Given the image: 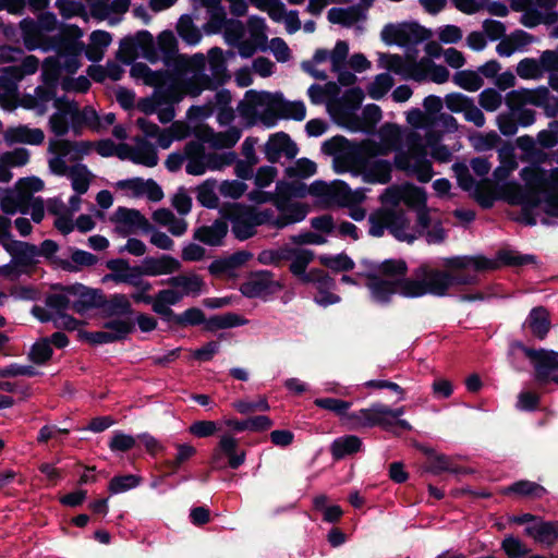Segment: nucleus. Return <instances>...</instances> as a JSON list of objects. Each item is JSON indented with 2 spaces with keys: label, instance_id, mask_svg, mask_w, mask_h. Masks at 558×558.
I'll use <instances>...</instances> for the list:
<instances>
[{
  "label": "nucleus",
  "instance_id": "obj_1",
  "mask_svg": "<svg viewBox=\"0 0 558 558\" xmlns=\"http://www.w3.org/2000/svg\"><path fill=\"white\" fill-rule=\"evenodd\" d=\"M530 259V256H521L511 251L500 252L498 260L483 256H456L441 260L444 271L422 265L411 278H404L408 268L401 259H387L383 263L365 260L361 264L356 278L363 281L372 300L383 304L397 293L405 298L444 295L452 286L474 283L478 272L496 269L499 263L522 265Z\"/></svg>",
  "mask_w": 558,
  "mask_h": 558
},
{
  "label": "nucleus",
  "instance_id": "obj_2",
  "mask_svg": "<svg viewBox=\"0 0 558 558\" xmlns=\"http://www.w3.org/2000/svg\"><path fill=\"white\" fill-rule=\"evenodd\" d=\"M21 31L27 49H57V56L47 58L43 64V80L46 86H39L34 95H26L20 100L23 108L34 110L38 116L46 113L48 104L54 98L52 87L63 74H73L80 68V54L84 44L80 41L83 32L74 25H66L60 32V40H52L36 22L23 20Z\"/></svg>",
  "mask_w": 558,
  "mask_h": 558
},
{
  "label": "nucleus",
  "instance_id": "obj_3",
  "mask_svg": "<svg viewBox=\"0 0 558 558\" xmlns=\"http://www.w3.org/2000/svg\"><path fill=\"white\" fill-rule=\"evenodd\" d=\"M520 177L525 189L517 182L499 186L501 198L511 205H520L527 225H535L532 214L545 213L558 216V169L547 172L536 166L525 167Z\"/></svg>",
  "mask_w": 558,
  "mask_h": 558
},
{
  "label": "nucleus",
  "instance_id": "obj_4",
  "mask_svg": "<svg viewBox=\"0 0 558 558\" xmlns=\"http://www.w3.org/2000/svg\"><path fill=\"white\" fill-rule=\"evenodd\" d=\"M207 59L202 53L190 58L181 57V63L185 72L191 76L183 80H171L170 84L159 86L149 98H143L137 102V108L145 114L156 113L163 105L180 102L185 96L197 97L203 90L211 88V78L204 73Z\"/></svg>",
  "mask_w": 558,
  "mask_h": 558
},
{
  "label": "nucleus",
  "instance_id": "obj_5",
  "mask_svg": "<svg viewBox=\"0 0 558 558\" xmlns=\"http://www.w3.org/2000/svg\"><path fill=\"white\" fill-rule=\"evenodd\" d=\"M369 233L374 236H381L386 229L400 241L412 242L420 234L426 232L428 243H439L445 239V231L439 225V219L430 216L428 211V227L412 228L404 213L401 210L380 209L369 216Z\"/></svg>",
  "mask_w": 558,
  "mask_h": 558
},
{
  "label": "nucleus",
  "instance_id": "obj_6",
  "mask_svg": "<svg viewBox=\"0 0 558 558\" xmlns=\"http://www.w3.org/2000/svg\"><path fill=\"white\" fill-rule=\"evenodd\" d=\"M378 66L388 70L403 78H411L417 82L432 81L436 84H444L449 80L450 73L444 65L436 64L428 58L418 61L412 53L404 57L395 53L378 52Z\"/></svg>",
  "mask_w": 558,
  "mask_h": 558
},
{
  "label": "nucleus",
  "instance_id": "obj_7",
  "mask_svg": "<svg viewBox=\"0 0 558 558\" xmlns=\"http://www.w3.org/2000/svg\"><path fill=\"white\" fill-rule=\"evenodd\" d=\"M244 101L267 126L274 125L278 118L302 121L306 117L303 101H288L279 93L248 90Z\"/></svg>",
  "mask_w": 558,
  "mask_h": 558
},
{
  "label": "nucleus",
  "instance_id": "obj_8",
  "mask_svg": "<svg viewBox=\"0 0 558 558\" xmlns=\"http://www.w3.org/2000/svg\"><path fill=\"white\" fill-rule=\"evenodd\" d=\"M407 151H399L395 156V166L408 175L415 177L420 182L426 183L434 175L427 150L417 131L405 136Z\"/></svg>",
  "mask_w": 558,
  "mask_h": 558
},
{
  "label": "nucleus",
  "instance_id": "obj_9",
  "mask_svg": "<svg viewBox=\"0 0 558 558\" xmlns=\"http://www.w3.org/2000/svg\"><path fill=\"white\" fill-rule=\"evenodd\" d=\"M94 150L102 157L117 156L121 160H130L136 165L155 167L158 163L156 148L143 138L137 137L135 145H116L111 140L94 142Z\"/></svg>",
  "mask_w": 558,
  "mask_h": 558
},
{
  "label": "nucleus",
  "instance_id": "obj_10",
  "mask_svg": "<svg viewBox=\"0 0 558 558\" xmlns=\"http://www.w3.org/2000/svg\"><path fill=\"white\" fill-rule=\"evenodd\" d=\"M94 151V142L75 141L62 138L49 140L48 158L49 170L57 175H64L68 172L66 160L78 161Z\"/></svg>",
  "mask_w": 558,
  "mask_h": 558
},
{
  "label": "nucleus",
  "instance_id": "obj_11",
  "mask_svg": "<svg viewBox=\"0 0 558 558\" xmlns=\"http://www.w3.org/2000/svg\"><path fill=\"white\" fill-rule=\"evenodd\" d=\"M404 414V407L390 409L381 403H374L369 408L362 409L348 416L353 427H372L379 425L387 430H392L393 426L410 430L412 426L400 416Z\"/></svg>",
  "mask_w": 558,
  "mask_h": 558
},
{
  "label": "nucleus",
  "instance_id": "obj_12",
  "mask_svg": "<svg viewBox=\"0 0 558 558\" xmlns=\"http://www.w3.org/2000/svg\"><path fill=\"white\" fill-rule=\"evenodd\" d=\"M312 195L325 204H350L360 201L361 192H352L349 185L342 181L327 183L320 180L314 181L310 186H295L292 193L295 197Z\"/></svg>",
  "mask_w": 558,
  "mask_h": 558
},
{
  "label": "nucleus",
  "instance_id": "obj_13",
  "mask_svg": "<svg viewBox=\"0 0 558 558\" xmlns=\"http://www.w3.org/2000/svg\"><path fill=\"white\" fill-rule=\"evenodd\" d=\"M185 170L192 175H202L207 170L217 171L233 162V154H206L203 144L191 142L185 146Z\"/></svg>",
  "mask_w": 558,
  "mask_h": 558
},
{
  "label": "nucleus",
  "instance_id": "obj_14",
  "mask_svg": "<svg viewBox=\"0 0 558 558\" xmlns=\"http://www.w3.org/2000/svg\"><path fill=\"white\" fill-rule=\"evenodd\" d=\"M433 32L415 22L391 23L384 26L381 40L389 46L412 47L433 37Z\"/></svg>",
  "mask_w": 558,
  "mask_h": 558
},
{
  "label": "nucleus",
  "instance_id": "obj_15",
  "mask_svg": "<svg viewBox=\"0 0 558 558\" xmlns=\"http://www.w3.org/2000/svg\"><path fill=\"white\" fill-rule=\"evenodd\" d=\"M385 205H398L400 202L417 209V220L423 228L428 227L427 217L429 208L426 207V193L423 189L412 184L391 186L381 195Z\"/></svg>",
  "mask_w": 558,
  "mask_h": 558
},
{
  "label": "nucleus",
  "instance_id": "obj_16",
  "mask_svg": "<svg viewBox=\"0 0 558 558\" xmlns=\"http://www.w3.org/2000/svg\"><path fill=\"white\" fill-rule=\"evenodd\" d=\"M322 150L324 154L333 157V169L337 173L350 172L353 175H360L362 166H360L355 151L344 137L335 136L324 142Z\"/></svg>",
  "mask_w": 558,
  "mask_h": 558
},
{
  "label": "nucleus",
  "instance_id": "obj_17",
  "mask_svg": "<svg viewBox=\"0 0 558 558\" xmlns=\"http://www.w3.org/2000/svg\"><path fill=\"white\" fill-rule=\"evenodd\" d=\"M138 54L151 63L158 61L155 39L147 31L138 32L133 38H125L121 41L118 51V59L123 63H131Z\"/></svg>",
  "mask_w": 558,
  "mask_h": 558
},
{
  "label": "nucleus",
  "instance_id": "obj_18",
  "mask_svg": "<svg viewBox=\"0 0 558 558\" xmlns=\"http://www.w3.org/2000/svg\"><path fill=\"white\" fill-rule=\"evenodd\" d=\"M295 186L290 187L283 182L277 183V196L275 199V206L280 213V227H287L302 221L308 214V206L304 203L289 202V197L293 196Z\"/></svg>",
  "mask_w": 558,
  "mask_h": 558
},
{
  "label": "nucleus",
  "instance_id": "obj_19",
  "mask_svg": "<svg viewBox=\"0 0 558 558\" xmlns=\"http://www.w3.org/2000/svg\"><path fill=\"white\" fill-rule=\"evenodd\" d=\"M524 353L534 368L537 381L558 385V352L545 349H524Z\"/></svg>",
  "mask_w": 558,
  "mask_h": 558
},
{
  "label": "nucleus",
  "instance_id": "obj_20",
  "mask_svg": "<svg viewBox=\"0 0 558 558\" xmlns=\"http://www.w3.org/2000/svg\"><path fill=\"white\" fill-rule=\"evenodd\" d=\"M446 107L453 113H462L465 121L473 123L476 128H483L486 118L475 101L460 93H451L445 97Z\"/></svg>",
  "mask_w": 558,
  "mask_h": 558
},
{
  "label": "nucleus",
  "instance_id": "obj_21",
  "mask_svg": "<svg viewBox=\"0 0 558 558\" xmlns=\"http://www.w3.org/2000/svg\"><path fill=\"white\" fill-rule=\"evenodd\" d=\"M380 143L374 141L364 142L362 145V151L366 156L387 155L390 151L398 148L402 135L401 129L397 124L386 123L378 132Z\"/></svg>",
  "mask_w": 558,
  "mask_h": 558
},
{
  "label": "nucleus",
  "instance_id": "obj_22",
  "mask_svg": "<svg viewBox=\"0 0 558 558\" xmlns=\"http://www.w3.org/2000/svg\"><path fill=\"white\" fill-rule=\"evenodd\" d=\"M53 106L57 111L49 119L51 132L57 136H63L68 133L70 123L76 132V119L78 114L77 105L68 99L58 98L54 99Z\"/></svg>",
  "mask_w": 558,
  "mask_h": 558
},
{
  "label": "nucleus",
  "instance_id": "obj_23",
  "mask_svg": "<svg viewBox=\"0 0 558 558\" xmlns=\"http://www.w3.org/2000/svg\"><path fill=\"white\" fill-rule=\"evenodd\" d=\"M116 187L120 190L124 196L128 197H143L146 196L153 202H158L163 197L160 186L154 180H144L141 178H133L121 180L116 183Z\"/></svg>",
  "mask_w": 558,
  "mask_h": 558
},
{
  "label": "nucleus",
  "instance_id": "obj_24",
  "mask_svg": "<svg viewBox=\"0 0 558 558\" xmlns=\"http://www.w3.org/2000/svg\"><path fill=\"white\" fill-rule=\"evenodd\" d=\"M112 221L116 223V230L122 235L151 230L148 220L135 209L118 208L113 214Z\"/></svg>",
  "mask_w": 558,
  "mask_h": 558
},
{
  "label": "nucleus",
  "instance_id": "obj_25",
  "mask_svg": "<svg viewBox=\"0 0 558 558\" xmlns=\"http://www.w3.org/2000/svg\"><path fill=\"white\" fill-rule=\"evenodd\" d=\"M131 0H98L90 4V15L98 21H107L114 25L121 16L129 11Z\"/></svg>",
  "mask_w": 558,
  "mask_h": 558
},
{
  "label": "nucleus",
  "instance_id": "obj_26",
  "mask_svg": "<svg viewBox=\"0 0 558 558\" xmlns=\"http://www.w3.org/2000/svg\"><path fill=\"white\" fill-rule=\"evenodd\" d=\"M558 0H536L534 9L527 10L521 16V23L526 27L539 24H554L558 21L556 8Z\"/></svg>",
  "mask_w": 558,
  "mask_h": 558
},
{
  "label": "nucleus",
  "instance_id": "obj_27",
  "mask_svg": "<svg viewBox=\"0 0 558 558\" xmlns=\"http://www.w3.org/2000/svg\"><path fill=\"white\" fill-rule=\"evenodd\" d=\"M281 284L267 272L252 275L241 287V292L247 298H265L278 292Z\"/></svg>",
  "mask_w": 558,
  "mask_h": 558
},
{
  "label": "nucleus",
  "instance_id": "obj_28",
  "mask_svg": "<svg viewBox=\"0 0 558 558\" xmlns=\"http://www.w3.org/2000/svg\"><path fill=\"white\" fill-rule=\"evenodd\" d=\"M452 170L457 177L459 185L465 190L473 192L478 203L483 207H490L494 203V195L489 186H484L476 183L469 173V169L465 165L456 163L452 166Z\"/></svg>",
  "mask_w": 558,
  "mask_h": 558
},
{
  "label": "nucleus",
  "instance_id": "obj_29",
  "mask_svg": "<svg viewBox=\"0 0 558 558\" xmlns=\"http://www.w3.org/2000/svg\"><path fill=\"white\" fill-rule=\"evenodd\" d=\"M232 232L239 240H246L255 234L257 223L253 220L252 207L234 205L229 209Z\"/></svg>",
  "mask_w": 558,
  "mask_h": 558
},
{
  "label": "nucleus",
  "instance_id": "obj_30",
  "mask_svg": "<svg viewBox=\"0 0 558 558\" xmlns=\"http://www.w3.org/2000/svg\"><path fill=\"white\" fill-rule=\"evenodd\" d=\"M130 73L133 78L140 80L155 88L170 84L171 80H183V77H179L168 71H153L148 65L141 62L133 64ZM184 73L186 72L184 71ZM189 76H191V73L185 74L184 78Z\"/></svg>",
  "mask_w": 558,
  "mask_h": 558
},
{
  "label": "nucleus",
  "instance_id": "obj_31",
  "mask_svg": "<svg viewBox=\"0 0 558 558\" xmlns=\"http://www.w3.org/2000/svg\"><path fill=\"white\" fill-rule=\"evenodd\" d=\"M264 153L268 161L276 162L281 157H295L298 148L286 133L280 132L269 137L265 144Z\"/></svg>",
  "mask_w": 558,
  "mask_h": 558
},
{
  "label": "nucleus",
  "instance_id": "obj_32",
  "mask_svg": "<svg viewBox=\"0 0 558 558\" xmlns=\"http://www.w3.org/2000/svg\"><path fill=\"white\" fill-rule=\"evenodd\" d=\"M195 135L198 140L210 144L215 148H230L240 140L241 131L232 126L225 132L215 133L208 126H199L195 131Z\"/></svg>",
  "mask_w": 558,
  "mask_h": 558
},
{
  "label": "nucleus",
  "instance_id": "obj_33",
  "mask_svg": "<svg viewBox=\"0 0 558 558\" xmlns=\"http://www.w3.org/2000/svg\"><path fill=\"white\" fill-rule=\"evenodd\" d=\"M66 291L72 295V307L77 313H84L89 308L98 306L101 302V295L97 290L81 283L66 286Z\"/></svg>",
  "mask_w": 558,
  "mask_h": 558
},
{
  "label": "nucleus",
  "instance_id": "obj_34",
  "mask_svg": "<svg viewBox=\"0 0 558 558\" xmlns=\"http://www.w3.org/2000/svg\"><path fill=\"white\" fill-rule=\"evenodd\" d=\"M546 95L545 86H539L536 88H519L509 92L506 95V105L511 111L520 110L522 107L526 105H532L538 107L541 104L542 96Z\"/></svg>",
  "mask_w": 558,
  "mask_h": 558
},
{
  "label": "nucleus",
  "instance_id": "obj_35",
  "mask_svg": "<svg viewBox=\"0 0 558 558\" xmlns=\"http://www.w3.org/2000/svg\"><path fill=\"white\" fill-rule=\"evenodd\" d=\"M141 267L143 275L157 277L179 271L181 264L170 255H161L159 257H146Z\"/></svg>",
  "mask_w": 558,
  "mask_h": 558
},
{
  "label": "nucleus",
  "instance_id": "obj_36",
  "mask_svg": "<svg viewBox=\"0 0 558 558\" xmlns=\"http://www.w3.org/2000/svg\"><path fill=\"white\" fill-rule=\"evenodd\" d=\"M4 142L8 145L28 144L40 145L45 140L43 130L29 128L27 125H17L9 128L3 133Z\"/></svg>",
  "mask_w": 558,
  "mask_h": 558
},
{
  "label": "nucleus",
  "instance_id": "obj_37",
  "mask_svg": "<svg viewBox=\"0 0 558 558\" xmlns=\"http://www.w3.org/2000/svg\"><path fill=\"white\" fill-rule=\"evenodd\" d=\"M203 8L206 9L208 21L204 25L207 34L219 33L227 23V11L222 4V0H197Z\"/></svg>",
  "mask_w": 558,
  "mask_h": 558
},
{
  "label": "nucleus",
  "instance_id": "obj_38",
  "mask_svg": "<svg viewBox=\"0 0 558 558\" xmlns=\"http://www.w3.org/2000/svg\"><path fill=\"white\" fill-rule=\"evenodd\" d=\"M328 21L344 27H352L366 19V9L360 5L332 8L327 13Z\"/></svg>",
  "mask_w": 558,
  "mask_h": 558
},
{
  "label": "nucleus",
  "instance_id": "obj_39",
  "mask_svg": "<svg viewBox=\"0 0 558 558\" xmlns=\"http://www.w3.org/2000/svg\"><path fill=\"white\" fill-rule=\"evenodd\" d=\"M532 41L533 37L530 34L519 29L504 36L496 46V51L500 57H510L515 52L523 51Z\"/></svg>",
  "mask_w": 558,
  "mask_h": 558
},
{
  "label": "nucleus",
  "instance_id": "obj_40",
  "mask_svg": "<svg viewBox=\"0 0 558 558\" xmlns=\"http://www.w3.org/2000/svg\"><path fill=\"white\" fill-rule=\"evenodd\" d=\"M360 175L366 183L386 184L391 179V163L388 160H374L362 166Z\"/></svg>",
  "mask_w": 558,
  "mask_h": 558
},
{
  "label": "nucleus",
  "instance_id": "obj_41",
  "mask_svg": "<svg viewBox=\"0 0 558 558\" xmlns=\"http://www.w3.org/2000/svg\"><path fill=\"white\" fill-rule=\"evenodd\" d=\"M4 250L12 256L15 265L28 266L36 262L39 256L38 247L26 242H5Z\"/></svg>",
  "mask_w": 558,
  "mask_h": 558
},
{
  "label": "nucleus",
  "instance_id": "obj_42",
  "mask_svg": "<svg viewBox=\"0 0 558 558\" xmlns=\"http://www.w3.org/2000/svg\"><path fill=\"white\" fill-rule=\"evenodd\" d=\"M168 283L184 296H197L203 292L205 286L203 279L196 274H184L171 277Z\"/></svg>",
  "mask_w": 558,
  "mask_h": 558
},
{
  "label": "nucleus",
  "instance_id": "obj_43",
  "mask_svg": "<svg viewBox=\"0 0 558 558\" xmlns=\"http://www.w3.org/2000/svg\"><path fill=\"white\" fill-rule=\"evenodd\" d=\"M525 533L538 543L550 545L558 541V523L538 519L525 527Z\"/></svg>",
  "mask_w": 558,
  "mask_h": 558
},
{
  "label": "nucleus",
  "instance_id": "obj_44",
  "mask_svg": "<svg viewBox=\"0 0 558 558\" xmlns=\"http://www.w3.org/2000/svg\"><path fill=\"white\" fill-rule=\"evenodd\" d=\"M109 268L112 269L114 272L108 275L106 279H110L116 283H128L134 287L140 286V277L141 275H143L142 267H130L126 263L119 260L109 263Z\"/></svg>",
  "mask_w": 558,
  "mask_h": 558
},
{
  "label": "nucleus",
  "instance_id": "obj_45",
  "mask_svg": "<svg viewBox=\"0 0 558 558\" xmlns=\"http://www.w3.org/2000/svg\"><path fill=\"white\" fill-rule=\"evenodd\" d=\"M228 225L225 220H216L211 226H204L195 230L194 238L207 245H220L227 235Z\"/></svg>",
  "mask_w": 558,
  "mask_h": 558
},
{
  "label": "nucleus",
  "instance_id": "obj_46",
  "mask_svg": "<svg viewBox=\"0 0 558 558\" xmlns=\"http://www.w3.org/2000/svg\"><path fill=\"white\" fill-rule=\"evenodd\" d=\"M112 41V36L106 31H95L89 36V43L85 48V54L93 62L100 61L107 48Z\"/></svg>",
  "mask_w": 558,
  "mask_h": 558
},
{
  "label": "nucleus",
  "instance_id": "obj_47",
  "mask_svg": "<svg viewBox=\"0 0 558 558\" xmlns=\"http://www.w3.org/2000/svg\"><path fill=\"white\" fill-rule=\"evenodd\" d=\"M182 300V293L173 289L160 290L155 296L153 302V311L163 317L173 318L171 305H175Z\"/></svg>",
  "mask_w": 558,
  "mask_h": 558
},
{
  "label": "nucleus",
  "instance_id": "obj_48",
  "mask_svg": "<svg viewBox=\"0 0 558 558\" xmlns=\"http://www.w3.org/2000/svg\"><path fill=\"white\" fill-rule=\"evenodd\" d=\"M64 175H68L72 189L78 195L85 194L88 191L90 182L94 179V174L83 163H76L72 167L68 166V172Z\"/></svg>",
  "mask_w": 558,
  "mask_h": 558
},
{
  "label": "nucleus",
  "instance_id": "obj_49",
  "mask_svg": "<svg viewBox=\"0 0 558 558\" xmlns=\"http://www.w3.org/2000/svg\"><path fill=\"white\" fill-rule=\"evenodd\" d=\"M17 81L11 74L5 73V68L0 75V105L8 110L16 108Z\"/></svg>",
  "mask_w": 558,
  "mask_h": 558
},
{
  "label": "nucleus",
  "instance_id": "obj_50",
  "mask_svg": "<svg viewBox=\"0 0 558 558\" xmlns=\"http://www.w3.org/2000/svg\"><path fill=\"white\" fill-rule=\"evenodd\" d=\"M27 195L14 186L13 189L5 190L0 199V207L3 213L13 215L15 213L25 214L27 211Z\"/></svg>",
  "mask_w": 558,
  "mask_h": 558
},
{
  "label": "nucleus",
  "instance_id": "obj_51",
  "mask_svg": "<svg viewBox=\"0 0 558 558\" xmlns=\"http://www.w3.org/2000/svg\"><path fill=\"white\" fill-rule=\"evenodd\" d=\"M138 129L147 137H156L158 146L167 149L174 142L171 131L169 128L160 130L159 126L145 118H140L136 121Z\"/></svg>",
  "mask_w": 558,
  "mask_h": 558
},
{
  "label": "nucleus",
  "instance_id": "obj_52",
  "mask_svg": "<svg viewBox=\"0 0 558 558\" xmlns=\"http://www.w3.org/2000/svg\"><path fill=\"white\" fill-rule=\"evenodd\" d=\"M282 258L290 259V270L300 276L304 274L307 265L313 259V253L303 248H283Z\"/></svg>",
  "mask_w": 558,
  "mask_h": 558
},
{
  "label": "nucleus",
  "instance_id": "obj_53",
  "mask_svg": "<svg viewBox=\"0 0 558 558\" xmlns=\"http://www.w3.org/2000/svg\"><path fill=\"white\" fill-rule=\"evenodd\" d=\"M525 326L530 328L534 336L543 339L547 335L550 327L547 311L543 307H536L532 310L525 322Z\"/></svg>",
  "mask_w": 558,
  "mask_h": 558
},
{
  "label": "nucleus",
  "instance_id": "obj_54",
  "mask_svg": "<svg viewBox=\"0 0 558 558\" xmlns=\"http://www.w3.org/2000/svg\"><path fill=\"white\" fill-rule=\"evenodd\" d=\"M362 440L354 435L337 438L331 445V453L335 459H341L361 450Z\"/></svg>",
  "mask_w": 558,
  "mask_h": 558
},
{
  "label": "nucleus",
  "instance_id": "obj_55",
  "mask_svg": "<svg viewBox=\"0 0 558 558\" xmlns=\"http://www.w3.org/2000/svg\"><path fill=\"white\" fill-rule=\"evenodd\" d=\"M155 47L158 60L168 62L177 52L178 41L172 32L163 31L158 35Z\"/></svg>",
  "mask_w": 558,
  "mask_h": 558
},
{
  "label": "nucleus",
  "instance_id": "obj_56",
  "mask_svg": "<svg viewBox=\"0 0 558 558\" xmlns=\"http://www.w3.org/2000/svg\"><path fill=\"white\" fill-rule=\"evenodd\" d=\"M499 166L494 171V179L501 182L518 168V161L512 149L504 148L498 153Z\"/></svg>",
  "mask_w": 558,
  "mask_h": 558
},
{
  "label": "nucleus",
  "instance_id": "obj_57",
  "mask_svg": "<svg viewBox=\"0 0 558 558\" xmlns=\"http://www.w3.org/2000/svg\"><path fill=\"white\" fill-rule=\"evenodd\" d=\"M441 137V133L430 130L425 134V141H423V143L426 149H430V155L434 159L446 162L450 160L451 151L445 145L439 144Z\"/></svg>",
  "mask_w": 558,
  "mask_h": 558
},
{
  "label": "nucleus",
  "instance_id": "obj_58",
  "mask_svg": "<svg viewBox=\"0 0 558 558\" xmlns=\"http://www.w3.org/2000/svg\"><path fill=\"white\" fill-rule=\"evenodd\" d=\"M517 74L523 80H539L544 76L541 58H525L517 65Z\"/></svg>",
  "mask_w": 558,
  "mask_h": 558
},
{
  "label": "nucleus",
  "instance_id": "obj_59",
  "mask_svg": "<svg viewBox=\"0 0 558 558\" xmlns=\"http://www.w3.org/2000/svg\"><path fill=\"white\" fill-rule=\"evenodd\" d=\"M250 2L258 10L266 12L275 22H282L288 12L281 0H250Z\"/></svg>",
  "mask_w": 558,
  "mask_h": 558
},
{
  "label": "nucleus",
  "instance_id": "obj_60",
  "mask_svg": "<svg viewBox=\"0 0 558 558\" xmlns=\"http://www.w3.org/2000/svg\"><path fill=\"white\" fill-rule=\"evenodd\" d=\"M327 61H330L329 51L326 49H317L311 60L302 63V69L316 78L326 80L327 74L319 69V65Z\"/></svg>",
  "mask_w": 558,
  "mask_h": 558
},
{
  "label": "nucleus",
  "instance_id": "obj_61",
  "mask_svg": "<svg viewBox=\"0 0 558 558\" xmlns=\"http://www.w3.org/2000/svg\"><path fill=\"white\" fill-rule=\"evenodd\" d=\"M177 32L189 45H196L201 41V31L194 25L192 19L187 15L180 17L177 24Z\"/></svg>",
  "mask_w": 558,
  "mask_h": 558
},
{
  "label": "nucleus",
  "instance_id": "obj_62",
  "mask_svg": "<svg viewBox=\"0 0 558 558\" xmlns=\"http://www.w3.org/2000/svg\"><path fill=\"white\" fill-rule=\"evenodd\" d=\"M393 78L388 73H380L367 86V94L373 99L383 98L392 87Z\"/></svg>",
  "mask_w": 558,
  "mask_h": 558
},
{
  "label": "nucleus",
  "instance_id": "obj_63",
  "mask_svg": "<svg viewBox=\"0 0 558 558\" xmlns=\"http://www.w3.org/2000/svg\"><path fill=\"white\" fill-rule=\"evenodd\" d=\"M453 83L468 92H476L484 85L480 74L474 71L457 72L453 75Z\"/></svg>",
  "mask_w": 558,
  "mask_h": 558
},
{
  "label": "nucleus",
  "instance_id": "obj_64",
  "mask_svg": "<svg viewBox=\"0 0 558 558\" xmlns=\"http://www.w3.org/2000/svg\"><path fill=\"white\" fill-rule=\"evenodd\" d=\"M322 265L333 271H345L353 268V260L345 254L327 255L323 254L318 257Z\"/></svg>",
  "mask_w": 558,
  "mask_h": 558
}]
</instances>
